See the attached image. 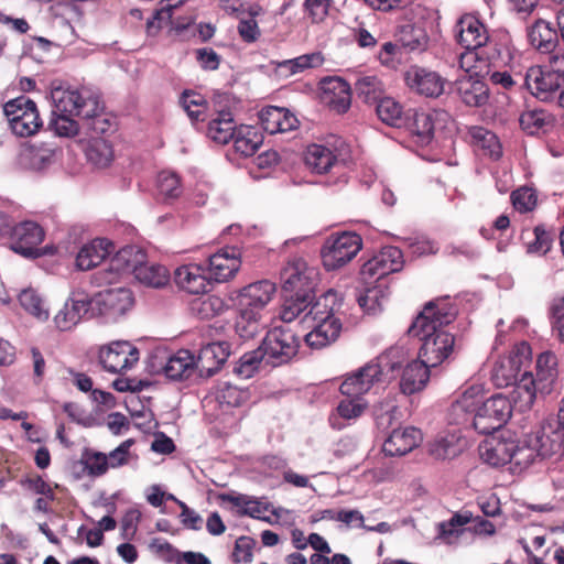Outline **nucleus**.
Wrapping results in <instances>:
<instances>
[{"label": "nucleus", "mask_w": 564, "mask_h": 564, "mask_svg": "<svg viewBox=\"0 0 564 564\" xmlns=\"http://www.w3.org/2000/svg\"><path fill=\"white\" fill-rule=\"evenodd\" d=\"M51 98L53 117L48 127L58 137L70 138L78 133L79 122L73 117H78L83 128L96 134H102L111 127L99 94L90 88L55 87Z\"/></svg>", "instance_id": "nucleus-1"}, {"label": "nucleus", "mask_w": 564, "mask_h": 564, "mask_svg": "<svg viewBox=\"0 0 564 564\" xmlns=\"http://www.w3.org/2000/svg\"><path fill=\"white\" fill-rule=\"evenodd\" d=\"M457 316L456 306L448 299L430 301L409 327V335L417 337L422 345L419 358L432 367H438L455 351V336L445 327Z\"/></svg>", "instance_id": "nucleus-2"}, {"label": "nucleus", "mask_w": 564, "mask_h": 564, "mask_svg": "<svg viewBox=\"0 0 564 564\" xmlns=\"http://www.w3.org/2000/svg\"><path fill=\"white\" fill-rule=\"evenodd\" d=\"M509 398L497 393L482 400L479 387H469L452 403L448 416L452 424L473 427L479 434H491L501 429L511 417Z\"/></svg>", "instance_id": "nucleus-3"}, {"label": "nucleus", "mask_w": 564, "mask_h": 564, "mask_svg": "<svg viewBox=\"0 0 564 564\" xmlns=\"http://www.w3.org/2000/svg\"><path fill=\"white\" fill-rule=\"evenodd\" d=\"M399 362L393 360V351L381 354L356 372L348 375L340 384V392L350 398L367 393L375 383L390 381Z\"/></svg>", "instance_id": "nucleus-4"}, {"label": "nucleus", "mask_w": 564, "mask_h": 564, "mask_svg": "<svg viewBox=\"0 0 564 564\" xmlns=\"http://www.w3.org/2000/svg\"><path fill=\"white\" fill-rule=\"evenodd\" d=\"M481 459L492 466L500 467L506 464H513L522 470L532 464V451L522 446L521 440L517 438H492L479 446Z\"/></svg>", "instance_id": "nucleus-5"}, {"label": "nucleus", "mask_w": 564, "mask_h": 564, "mask_svg": "<svg viewBox=\"0 0 564 564\" xmlns=\"http://www.w3.org/2000/svg\"><path fill=\"white\" fill-rule=\"evenodd\" d=\"M301 339L289 326H275L262 340L264 362L273 367L288 364L296 356Z\"/></svg>", "instance_id": "nucleus-6"}, {"label": "nucleus", "mask_w": 564, "mask_h": 564, "mask_svg": "<svg viewBox=\"0 0 564 564\" xmlns=\"http://www.w3.org/2000/svg\"><path fill=\"white\" fill-rule=\"evenodd\" d=\"M3 112L12 132L19 137H31L43 127L36 104L26 96H19L7 101Z\"/></svg>", "instance_id": "nucleus-7"}, {"label": "nucleus", "mask_w": 564, "mask_h": 564, "mask_svg": "<svg viewBox=\"0 0 564 564\" xmlns=\"http://www.w3.org/2000/svg\"><path fill=\"white\" fill-rule=\"evenodd\" d=\"M362 240L356 232L330 235L321 249V257L326 270H336L351 261L360 251Z\"/></svg>", "instance_id": "nucleus-8"}, {"label": "nucleus", "mask_w": 564, "mask_h": 564, "mask_svg": "<svg viewBox=\"0 0 564 564\" xmlns=\"http://www.w3.org/2000/svg\"><path fill=\"white\" fill-rule=\"evenodd\" d=\"M404 259L401 249L394 246H386L366 261L360 270V276L365 284L382 282L394 272L403 269Z\"/></svg>", "instance_id": "nucleus-9"}, {"label": "nucleus", "mask_w": 564, "mask_h": 564, "mask_svg": "<svg viewBox=\"0 0 564 564\" xmlns=\"http://www.w3.org/2000/svg\"><path fill=\"white\" fill-rule=\"evenodd\" d=\"M98 359L105 371L123 375L138 364L140 350L128 340H115L99 348Z\"/></svg>", "instance_id": "nucleus-10"}, {"label": "nucleus", "mask_w": 564, "mask_h": 564, "mask_svg": "<svg viewBox=\"0 0 564 564\" xmlns=\"http://www.w3.org/2000/svg\"><path fill=\"white\" fill-rule=\"evenodd\" d=\"M284 293L315 294L318 272L302 258H292L280 273Z\"/></svg>", "instance_id": "nucleus-11"}, {"label": "nucleus", "mask_w": 564, "mask_h": 564, "mask_svg": "<svg viewBox=\"0 0 564 564\" xmlns=\"http://www.w3.org/2000/svg\"><path fill=\"white\" fill-rule=\"evenodd\" d=\"M521 442L523 447L532 451V463L536 456L547 458L564 453V441L553 417L546 419L536 431L527 434Z\"/></svg>", "instance_id": "nucleus-12"}, {"label": "nucleus", "mask_w": 564, "mask_h": 564, "mask_svg": "<svg viewBox=\"0 0 564 564\" xmlns=\"http://www.w3.org/2000/svg\"><path fill=\"white\" fill-rule=\"evenodd\" d=\"M147 261V253L137 246H126L118 250L107 262L105 269L99 274L106 283H115L123 275L133 274L137 276V270Z\"/></svg>", "instance_id": "nucleus-13"}, {"label": "nucleus", "mask_w": 564, "mask_h": 564, "mask_svg": "<svg viewBox=\"0 0 564 564\" xmlns=\"http://www.w3.org/2000/svg\"><path fill=\"white\" fill-rule=\"evenodd\" d=\"M456 40L458 44L469 51L459 55V65L465 67V59L473 55V51L481 48L488 43L489 34L486 25L473 14L462 15L455 24Z\"/></svg>", "instance_id": "nucleus-14"}, {"label": "nucleus", "mask_w": 564, "mask_h": 564, "mask_svg": "<svg viewBox=\"0 0 564 564\" xmlns=\"http://www.w3.org/2000/svg\"><path fill=\"white\" fill-rule=\"evenodd\" d=\"M43 228L34 221L15 224L10 237V247L15 252L26 258H37L42 254L39 246L44 239Z\"/></svg>", "instance_id": "nucleus-15"}, {"label": "nucleus", "mask_w": 564, "mask_h": 564, "mask_svg": "<svg viewBox=\"0 0 564 564\" xmlns=\"http://www.w3.org/2000/svg\"><path fill=\"white\" fill-rule=\"evenodd\" d=\"M406 86L419 95L437 98L445 89L446 78L437 72L413 65L404 73Z\"/></svg>", "instance_id": "nucleus-16"}, {"label": "nucleus", "mask_w": 564, "mask_h": 564, "mask_svg": "<svg viewBox=\"0 0 564 564\" xmlns=\"http://www.w3.org/2000/svg\"><path fill=\"white\" fill-rule=\"evenodd\" d=\"M93 303L100 315L117 318L133 306L134 299L130 289L113 288L96 294Z\"/></svg>", "instance_id": "nucleus-17"}, {"label": "nucleus", "mask_w": 564, "mask_h": 564, "mask_svg": "<svg viewBox=\"0 0 564 564\" xmlns=\"http://www.w3.org/2000/svg\"><path fill=\"white\" fill-rule=\"evenodd\" d=\"M241 265L240 252L235 247H225L208 259L209 280L217 283L232 279Z\"/></svg>", "instance_id": "nucleus-18"}, {"label": "nucleus", "mask_w": 564, "mask_h": 564, "mask_svg": "<svg viewBox=\"0 0 564 564\" xmlns=\"http://www.w3.org/2000/svg\"><path fill=\"white\" fill-rule=\"evenodd\" d=\"M230 355L227 341H214L202 347L195 358V369L202 378H209L220 370Z\"/></svg>", "instance_id": "nucleus-19"}, {"label": "nucleus", "mask_w": 564, "mask_h": 564, "mask_svg": "<svg viewBox=\"0 0 564 564\" xmlns=\"http://www.w3.org/2000/svg\"><path fill=\"white\" fill-rule=\"evenodd\" d=\"M323 101L337 113H345L351 105L350 85L340 77H325L321 80Z\"/></svg>", "instance_id": "nucleus-20"}, {"label": "nucleus", "mask_w": 564, "mask_h": 564, "mask_svg": "<svg viewBox=\"0 0 564 564\" xmlns=\"http://www.w3.org/2000/svg\"><path fill=\"white\" fill-rule=\"evenodd\" d=\"M274 293L275 284L269 280L250 283L240 290L237 297L238 307L261 314Z\"/></svg>", "instance_id": "nucleus-21"}, {"label": "nucleus", "mask_w": 564, "mask_h": 564, "mask_svg": "<svg viewBox=\"0 0 564 564\" xmlns=\"http://www.w3.org/2000/svg\"><path fill=\"white\" fill-rule=\"evenodd\" d=\"M523 86L535 97L546 100L550 94L557 91L563 84L558 77L542 66H531L523 75Z\"/></svg>", "instance_id": "nucleus-22"}, {"label": "nucleus", "mask_w": 564, "mask_h": 564, "mask_svg": "<svg viewBox=\"0 0 564 564\" xmlns=\"http://www.w3.org/2000/svg\"><path fill=\"white\" fill-rule=\"evenodd\" d=\"M433 368L422 358L409 362L402 371L400 380L401 392L411 395L422 391L430 380L431 369Z\"/></svg>", "instance_id": "nucleus-23"}, {"label": "nucleus", "mask_w": 564, "mask_h": 564, "mask_svg": "<svg viewBox=\"0 0 564 564\" xmlns=\"http://www.w3.org/2000/svg\"><path fill=\"white\" fill-rule=\"evenodd\" d=\"M421 440V431L413 426L394 429L384 441L382 451L388 456H403L415 448Z\"/></svg>", "instance_id": "nucleus-24"}, {"label": "nucleus", "mask_w": 564, "mask_h": 564, "mask_svg": "<svg viewBox=\"0 0 564 564\" xmlns=\"http://www.w3.org/2000/svg\"><path fill=\"white\" fill-rule=\"evenodd\" d=\"M207 124V137L219 144H227L232 138L238 128L234 122V117L228 109H218L216 105L213 106Z\"/></svg>", "instance_id": "nucleus-25"}, {"label": "nucleus", "mask_w": 564, "mask_h": 564, "mask_svg": "<svg viewBox=\"0 0 564 564\" xmlns=\"http://www.w3.org/2000/svg\"><path fill=\"white\" fill-rule=\"evenodd\" d=\"M530 45L541 54L552 53L558 44V35L552 23L538 19L527 29Z\"/></svg>", "instance_id": "nucleus-26"}, {"label": "nucleus", "mask_w": 564, "mask_h": 564, "mask_svg": "<svg viewBox=\"0 0 564 564\" xmlns=\"http://www.w3.org/2000/svg\"><path fill=\"white\" fill-rule=\"evenodd\" d=\"M176 285L189 294H204L208 291L209 278L198 264H186L174 272Z\"/></svg>", "instance_id": "nucleus-27"}, {"label": "nucleus", "mask_w": 564, "mask_h": 564, "mask_svg": "<svg viewBox=\"0 0 564 564\" xmlns=\"http://www.w3.org/2000/svg\"><path fill=\"white\" fill-rule=\"evenodd\" d=\"M260 119L263 130L270 134L294 130L299 124L297 118L288 109L274 106L264 109Z\"/></svg>", "instance_id": "nucleus-28"}, {"label": "nucleus", "mask_w": 564, "mask_h": 564, "mask_svg": "<svg viewBox=\"0 0 564 564\" xmlns=\"http://www.w3.org/2000/svg\"><path fill=\"white\" fill-rule=\"evenodd\" d=\"M312 330L304 336L306 345L313 349H322L337 340L341 332V322L330 318L314 323Z\"/></svg>", "instance_id": "nucleus-29"}, {"label": "nucleus", "mask_w": 564, "mask_h": 564, "mask_svg": "<svg viewBox=\"0 0 564 564\" xmlns=\"http://www.w3.org/2000/svg\"><path fill=\"white\" fill-rule=\"evenodd\" d=\"M312 330L304 336L306 345L313 349H322L337 340L341 332V322L330 318L314 323Z\"/></svg>", "instance_id": "nucleus-30"}, {"label": "nucleus", "mask_w": 564, "mask_h": 564, "mask_svg": "<svg viewBox=\"0 0 564 564\" xmlns=\"http://www.w3.org/2000/svg\"><path fill=\"white\" fill-rule=\"evenodd\" d=\"M312 330L304 336L306 345L313 349H322L337 340L341 332V322L330 318L314 323Z\"/></svg>", "instance_id": "nucleus-31"}, {"label": "nucleus", "mask_w": 564, "mask_h": 564, "mask_svg": "<svg viewBox=\"0 0 564 564\" xmlns=\"http://www.w3.org/2000/svg\"><path fill=\"white\" fill-rule=\"evenodd\" d=\"M468 140L474 150L482 156L498 160L502 154L501 144L497 135L484 127L474 126L468 129Z\"/></svg>", "instance_id": "nucleus-32"}, {"label": "nucleus", "mask_w": 564, "mask_h": 564, "mask_svg": "<svg viewBox=\"0 0 564 564\" xmlns=\"http://www.w3.org/2000/svg\"><path fill=\"white\" fill-rule=\"evenodd\" d=\"M402 128L406 129L420 145H427L433 140L434 120L429 112L409 109L406 122Z\"/></svg>", "instance_id": "nucleus-33"}, {"label": "nucleus", "mask_w": 564, "mask_h": 564, "mask_svg": "<svg viewBox=\"0 0 564 564\" xmlns=\"http://www.w3.org/2000/svg\"><path fill=\"white\" fill-rule=\"evenodd\" d=\"M113 250V245L107 239H95L85 245L76 257V265L86 271L99 265Z\"/></svg>", "instance_id": "nucleus-34"}, {"label": "nucleus", "mask_w": 564, "mask_h": 564, "mask_svg": "<svg viewBox=\"0 0 564 564\" xmlns=\"http://www.w3.org/2000/svg\"><path fill=\"white\" fill-rule=\"evenodd\" d=\"M457 93L462 101L469 107H481L487 104L489 94L487 85L474 79L471 76L464 75L456 82Z\"/></svg>", "instance_id": "nucleus-35"}, {"label": "nucleus", "mask_w": 564, "mask_h": 564, "mask_svg": "<svg viewBox=\"0 0 564 564\" xmlns=\"http://www.w3.org/2000/svg\"><path fill=\"white\" fill-rule=\"evenodd\" d=\"M324 62L325 57L322 52H312L291 59L273 62V64L275 65V72L289 77L301 74L307 69L318 68L324 64Z\"/></svg>", "instance_id": "nucleus-36"}, {"label": "nucleus", "mask_w": 564, "mask_h": 564, "mask_svg": "<svg viewBox=\"0 0 564 564\" xmlns=\"http://www.w3.org/2000/svg\"><path fill=\"white\" fill-rule=\"evenodd\" d=\"M557 357L553 351H543L536 358L535 378L541 393H550L557 377Z\"/></svg>", "instance_id": "nucleus-37"}, {"label": "nucleus", "mask_w": 564, "mask_h": 564, "mask_svg": "<svg viewBox=\"0 0 564 564\" xmlns=\"http://www.w3.org/2000/svg\"><path fill=\"white\" fill-rule=\"evenodd\" d=\"M219 498L223 501L232 503L235 507L241 508L240 513L254 519L270 522V517L264 513L269 511L270 505L257 498L247 495L221 494Z\"/></svg>", "instance_id": "nucleus-38"}, {"label": "nucleus", "mask_w": 564, "mask_h": 564, "mask_svg": "<svg viewBox=\"0 0 564 564\" xmlns=\"http://www.w3.org/2000/svg\"><path fill=\"white\" fill-rule=\"evenodd\" d=\"M511 393V405L520 412H525L532 408L539 391V384L533 376H522L514 384Z\"/></svg>", "instance_id": "nucleus-39"}, {"label": "nucleus", "mask_w": 564, "mask_h": 564, "mask_svg": "<svg viewBox=\"0 0 564 564\" xmlns=\"http://www.w3.org/2000/svg\"><path fill=\"white\" fill-rule=\"evenodd\" d=\"M180 104L193 123L206 121L213 112V108L205 97L194 90H184Z\"/></svg>", "instance_id": "nucleus-40"}, {"label": "nucleus", "mask_w": 564, "mask_h": 564, "mask_svg": "<svg viewBox=\"0 0 564 564\" xmlns=\"http://www.w3.org/2000/svg\"><path fill=\"white\" fill-rule=\"evenodd\" d=\"M304 161L312 172L324 174L337 163V156L325 145L311 144L305 151Z\"/></svg>", "instance_id": "nucleus-41"}, {"label": "nucleus", "mask_w": 564, "mask_h": 564, "mask_svg": "<svg viewBox=\"0 0 564 564\" xmlns=\"http://www.w3.org/2000/svg\"><path fill=\"white\" fill-rule=\"evenodd\" d=\"M530 232L528 230H523L521 232V239L525 243L527 252L545 256L553 246L556 231L555 229L547 228L545 225L541 224L535 226L533 229V240L527 241Z\"/></svg>", "instance_id": "nucleus-42"}, {"label": "nucleus", "mask_w": 564, "mask_h": 564, "mask_svg": "<svg viewBox=\"0 0 564 564\" xmlns=\"http://www.w3.org/2000/svg\"><path fill=\"white\" fill-rule=\"evenodd\" d=\"M164 373L173 380H182L188 378L195 370V357L189 350L181 349L171 356L165 366Z\"/></svg>", "instance_id": "nucleus-43"}, {"label": "nucleus", "mask_w": 564, "mask_h": 564, "mask_svg": "<svg viewBox=\"0 0 564 564\" xmlns=\"http://www.w3.org/2000/svg\"><path fill=\"white\" fill-rule=\"evenodd\" d=\"M234 140L235 150L243 156L253 155L263 142L262 134L251 126L237 129Z\"/></svg>", "instance_id": "nucleus-44"}, {"label": "nucleus", "mask_w": 564, "mask_h": 564, "mask_svg": "<svg viewBox=\"0 0 564 564\" xmlns=\"http://www.w3.org/2000/svg\"><path fill=\"white\" fill-rule=\"evenodd\" d=\"M378 118L386 124L402 128L406 122L408 111L391 97H382L376 106Z\"/></svg>", "instance_id": "nucleus-45"}, {"label": "nucleus", "mask_w": 564, "mask_h": 564, "mask_svg": "<svg viewBox=\"0 0 564 564\" xmlns=\"http://www.w3.org/2000/svg\"><path fill=\"white\" fill-rule=\"evenodd\" d=\"M313 300L315 294L285 293L280 318L284 323H292L312 304Z\"/></svg>", "instance_id": "nucleus-46"}, {"label": "nucleus", "mask_w": 564, "mask_h": 564, "mask_svg": "<svg viewBox=\"0 0 564 564\" xmlns=\"http://www.w3.org/2000/svg\"><path fill=\"white\" fill-rule=\"evenodd\" d=\"M376 285L367 286L357 301L368 314H376L382 310L383 302L388 299L389 289L386 283L375 282Z\"/></svg>", "instance_id": "nucleus-47"}, {"label": "nucleus", "mask_w": 564, "mask_h": 564, "mask_svg": "<svg viewBox=\"0 0 564 564\" xmlns=\"http://www.w3.org/2000/svg\"><path fill=\"white\" fill-rule=\"evenodd\" d=\"M135 279L143 285L161 289L165 286L170 281L169 270L161 264L148 263L137 270Z\"/></svg>", "instance_id": "nucleus-48"}, {"label": "nucleus", "mask_w": 564, "mask_h": 564, "mask_svg": "<svg viewBox=\"0 0 564 564\" xmlns=\"http://www.w3.org/2000/svg\"><path fill=\"white\" fill-rule=\"evenodd\" d=\"M507 357H500L491 371V380L498 388L513 386L521 378V372Z\"/></svg>", "instance_id": "nucleus-49"}, {"label": "nucleus", "mask_w": 564, "mask_h": 564, "mask_svg": "<svg viewBox=\"0 0 564 564\" xmlns=\"http://www.w3.org/2000/svg\"><path fill=\"white\" fill-rule=\"evenodd\" d=\"M86 158L97 167H107L113 160L112 147L104 139H93L86 148Z\"/></svg>", "instance_id": "nucleus-50"}, {"label": "nucleus", "mask_w": 564, "mask_h": 564, "mask_svg": "<svg viewBox=\"0 0 564 564\" xmlns=\"http://www.w3.org/2000/svg\"><path fill=\"white\" fill-rule=\"evenodd\" d=\"M552 122V116L543 109H529L520 115L519 123L528 134H535L544 130Z\"/></svg>", "instance_id": "nucleus-51"}, {"label": "nucleus", "mask_w": 564, "mask_h": 564, "mask_svg": "<svg viewBox=\"0 0 564 564\" xmlns=\"http://www.w3.org/2000/svg\"><path fill=\"white\" fill-rule=\"evenodd\" d=\"M355 89L358 97L367 104H377L384 94L383 84L377 76L360 77Z\"/></svg>", "instance_id": "nucleus-52"}, {"label": "nucleus", "mask_w": 564, "mask_h": 564, "mask_svg": "<svg viewBox=\"0 0 564 564\" xmlns=\"http://www.w3.org/2000/svg\"><path fill=\"white\" fill-rule=\"evenodd\" d=\"M261 314L239 308V316L236 319V332L243 339L253 338L261 330Z\"/></svg>", "instance_id": "nucleus-53"}, {"label": "nucleus", "mask_w": 564, "mask_h": 564, "mask_svg": "<svg viewBox=\"0 0 564 564\" xmlns=\"http://www.w3.org/2000/svg\"><path fill=\"white\" fill-rule=\"evenodd\" d=\"M366 409V404L361 403L359 398H351L341 400L337 405L338 416H330L329 421L334 429H343L344 424L338 422V419L355 420L359 417Z\"/></svg>", "instance_id": "nucleus-54"}, {"label": "nucleus", "mask_w": 564, "mask_h": 564, "mask_svg": "<svg viewBox=\"0 0 564 564\" xmlns=\"http://www.w3.org/2000/svg\"><path fill=\"white\" fill-rule=\"evenodd\" d=\"M22 307L34 317L46 321L50 316L44 300L32 289L23 290L19 295Z\"/></svg>", "instance_id": "nucleus-55"}, {"label": "nucleus", "mask_w": 564, "mask_h": 564, "mask_svg": "<svg viewBox=\"0 0 564 564\" xmlns=\"http://www.w3.org/2000/svg\"><path fill=\"white\" fill-rule=\"evenodd\" d=\"M191 307L202 319H208L223 313L226 305L219 296L208 295L194 300Z\"/></svg>", "instance_id": "nucleus-56"}, {"label": "nucleus", "mask_w": 564, "mask_h": 564, "mask_svg": "<svg viewBox=\"0 0 564 564\" xmlns=\"http://www.w3.org/2000/svg\"><path fill=\"white\" fill-rule=\"evenodd\" d=\"M82 463L89 476L99 477L109 469L108 456L101 452L86 448L82 454Z\"/></svg>", "instance_id": "nucleus-57"}, {"label": "nucleus", "mask_w": 564, "mask_h": 564, "mask_svg": "<svg viewBox=\"0 0 564 564\" xmlns=\"http://www.w3.org/2000/svg\"><path fill=\"white\" fill-rule=\"evenodd\" d=\"M334 301V295L326 293L316 299V301H312V304L308 306L310 311L305 315L304 318L310 317L314 323L328 321L330 318H337L334 314L333 306L329 302Z\"/></svg>", "instance_id": "nucleus-58"}, {"label": "nucleus", "mask_w": 564, "mask_h": 564, "mask_svg": "<svg viewBox=\"0 0 564 564\" xmlns=\"http://www.w3.org/2000/svg\"><path fill=\"white\" fill-rule=\"evenodd\" d=\"M158 191L164 199H174L182 194L181 180L176 173L162 171L158 175Z\"/></svg>", "instance_id": "nucleus-59"}, {"label": "nucleus", "mask_w": 564, "mask_h": 564, "mask_svg": "<svg viewBox=\"0 0 564 564\" xmlns=\"http://www.w3.org/2000/svg\"><path fill=\"white\" fill-rule=\"evenodd\" d=\"M510 361L512 360L513 366L518 368V371L522 376H533L528 369L532 361V349L527 341L518 343L513 346L510 354L506 356Z\"/></svg>", "instance_id": "nucleus-60"}, {"label": "nucleus", "mask_w": 564, "mask_h": 564, "mask_svg": "<svg viewBox=\"0 0 564 564\" xmlns=\"http://www.w3.org/2000/svg\"><path fill=\"white\" fill-rule=\"evenodd\" d=\"M400 41L402 46L410 51H424L429 39L423 29L414 25H406L401 31Z\"/></svg>", "instance_id": "nucleus-61"}, {"label": "nucleus", "mask_w": 564, "mask_h": 564, "mask_svg": "<svg viewBox=\"0 0 564 564\" xmlns=\"http://www.w3.org/2000/svg\"><path fill=\"white\" fill-rule=\"evenodd\" d=\"M261 361H264V354L261 347H259L256 350L243 354L235 366L234 371L242 378H250Z\"/></svg>", "instance_id": "nucleus-62"}, {"label": "nucleus", "mask_w": 564, "mask_h": 564, "mask_svg": "<svg viewBox=\"0 0 564 564\" xmlns=\"http://www.w3.org/2000/svg\"><path fill=\"white\" fill-rule=\"evenodd\" d=\"M256 544L257 541L251 536L242 535L238 538L235 542L234 551L231 554L232 562L235 564L251 563Z\"/></svg>", "instance_id": "nucleus-63"}, {"label": "nucleus", "mask_w": 564, "mask_h": 564, "mask_svg": "<svg viewBox=\"0 0 564 564\" xmlns=\"http://www.w3.org/2000/svg\"><path fill=\"white\" fill-rule=\"evenodd\" d=\"M333 0H304L303 11L312 23H322L329 14Z\"/></svg>", "instance_id": "nucleus-64"}]
</instances>
